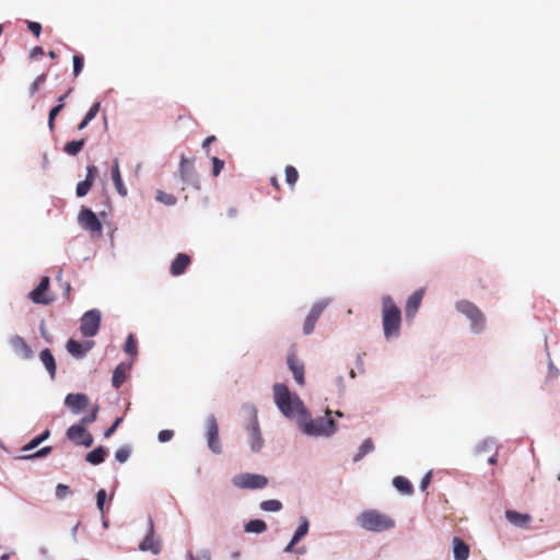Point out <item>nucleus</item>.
Returning <instances> with one entry per match:
<instances>
[{"label":"nucleus","instance_id":"f257e3e1","mask_svg":"<svg viewBox=\"0 0 560 560\" xmlns=\"http://www.w3.org/2000/svg\"><path fill=\"white\" fill-rule=\"evenodd\" d=\"M382 325L386 339L399 336L401 328V311L390 295L382 296Z\"/></svg>","mask_w":560,"mask_h":560},{"label":"nucleus","instance_id":"f03ea898","mask_svg":"<svg viewBox=\"0 0 560 560\" xmlns=\"http://www.w3.org/2000/svg\"><path fill=\"white\" fill-rule=\"evenodd\" d=\"M273 395L276 405L285 417L290 418L305 412L303 401L296 395H292L287 385L276 384Z\"/></svg>","mask_w":560,"mask_h":560},{"label":"nucleus","instance_id":"7ed1b4c3","mask_svg":"<svg viewBox=\"0 0 560 560\" xmlns=\"http://www.w3.org/2000/svg\"><path fill=\"white\" fill-rule=\"evenodd\" d=\"M358 524L369 532H385L395 526V521L377 510H365L357 517Z\"/></svg>","mask_w":560,"mask_h":560},{"label":"nucleus","instance_id":"20e7f679","mask_svg":"<svg viewBox=\"0 0 560 560\" xmlns=\"http://www.w3.org/2000/svg\"><path fill=\"white\" fill-rule=\"evenodd\" d=\"M456 310L470 320V328L474 332H481L486 327V316L480 308L467 300L456 303Z\"/></svg>","mask_w":560,"mask_h":560},{"label":"nucleus","instance_id":"39448f33","mask_svg":"<svg viewBox=\"0 0 560 560\" xmlns=\"http://www.w3.org/2000/svg\"><path fill=\"white\" fill-rule=\"evenodd\" d=\"M244 411L247 413L248 422L246 430L249 434V445L253 452H259L264 446V438L258 423L257 410L254 406L247 405L244 407Z\"/></svg>","mask_w":560,"mask_h":560},{"label":"nucleus","instance_id":"423d86ee","mask_svg":"<svg viewBox=\"0 0 560 560\" xmlns=\"http://www.w3.org/2000/svg\"><path fill=\"white\" fill-rule=\"evenodd\" d=\"M329 416L330 411L327 410L325 417L305 421L303 431L308 435H331L336 431V423Z\"/></svg>","mask_w":560,"mask_h":560},{"label":"nucleus","instance_id":"0eeeda50","mask_svg":"<svg viewBox=\"0 0 560 560\" xmlns=\"http://www.w3.org/2000/svg\"><path fill=\"white\" fill-rule=\"evenodd\" d=\"M240 489H262L268 485V478L257 474H240L232 480Z\"/></svg>","mask_w":560,"mask_h":560},{"label":"nucleus","instance_id":"6e6552de","mask_svg":"<svg viewBox=\"0 0 560 560\" xmlns=\"http://www.w3.org/2000/svg\"><path fill=\"white\" fill-rule=\"evenodd\" d=\"M101 326V312L91 310L84 313L81 318L80 331L84 337H94Z\"/></svg>","mask_w":560,"mask_h":560},{"label":"nucleus","instance_id":"1a4fd4ad","mask_svg":"<svg viewBox=\"0 0 560 560\" xmlns=\"http://www.w3.org/2000/svg\"><path fill=\"white\" fill-rule=\"evenodd\" d=\"M141 551H150L153 555H159L162 551V541L155 537L154 523L152 517L148 520V533L142 541L139 544Z\"/></svg>","mask_w":560,"mask_h":560},{"label":"nucleus","instance_id":"9d476101","mask_svg":"<svg viewBox=\"0 0 560 560\" xmlns=\"http://www.w3.org/2000/svg\"><path fill=\"white\" fill-rule=\"evenodd\" d=\"M206 435L209 448L220 454L222 452V445L219 439V425L213 415L208 416L206 420Z\"/></svg>","mask_w":560,"mask_h":560},{"label":"nucleus","instance_id":"9b49d317","mask_svg":"<svg viewBox=\"0 0 560 560\" xmlns=\"http://www.w3.org/2000/svg\"><path fill=\"white\" fill-rule=\"evenodd\" d=\"M66 434L71 442L85 447H90L94 441L86 427L81 423L69 427Z\"/></svg>","mask_w":560,"mask_h":560},{"label":"nucleus","instance_id":"f8f14e48","mask_svg":"<svg viewBox=\"0 0 560 560\" xmlns=\"http://www.w3.org/2000/svg\"><path fill=\"white\" fill-rule=\"evenodd\" d=\"M49 283L50 280L48 277H43L40 279L38 285L28 294V298L33 303L47 305L54 301V298L48 294Z\"/></svg>","mask_w":560,"mask_h":560},{"label":"nucleus","instance_id":"ddd939ff","mask_svg":"<svg viewBox=\"0 0 560 560\" xmlns=\"http://www.w3.org/2000/svg\"><path fill=\"white\" fill-rule=\"evenodd\" d=\"M78 219L79 223L84 230L90 231L91 233H102V224L96 214L92 210L88 208H82Z\"/></svg>","mask_w":560,"mask_h":560},{"label":"nucleus","instance_id":"4468645a","mask_svg":"<svg viewBox=\"0 0 560 560\" xmlns=\"http://www.w3.org/2000/svg\"><path fill=\"white\" fill-rule=\"evenodd\" d=\"M425 290L423 288L415 291L407 300L405 306V314L407 319H413L419 307L421 306L422 300L424 298Z\"/></svg>","mask_w":560,"mask_h":560},{"label":"nucleus","instance_id":"2eb2a0df","mask_svg":"<svg viewBox=\"0 0 560 560\" xmlns=\"http://www.w3.org/2000/svg\"><path fill=\"white\" fill-rule=\"evenodd\" d=\"M179 174L184 183L197 186L198 180L192 160L182 156L179 164Z\"/></svg>","mask_w":560,"mask_h":560},{"label":"nucleus","instance_id":"dca6fc26","mask_svg":"<svg viewBox=\"0 0 560 560\" xmlns=\"http://www.w3.org/2000/svg\"><path fill=\"white\" fill-rule=\"evenodd\" d=\"M93 347L94 341L79 342L74 339H69L66 346L68 352L77 359L83 358Z\"/></svg>","mask_w":560,"mask_h":560},{"label":"nucleus","instance_id":"f3484780","mask_svg":"<svg viewBox=\"0 0 560 560\" xmlns=\"http://www.w3.org/2000/svg\"><path fill=\"white\" fill-rule=\"evenodd\" d=\"M89 397L85 394H68L65 398V405L74 413L85 409L89 406Z\"/></svg>","mask_w":560,"mask_h":560},{"label":"nucleus","instance_id":"a211bd4d","mask_svg":"<svg viewBox=\"0 0 560 560\" xmlns=\"http://www.w3.org/2000/svg\"><path fill=\"white\" fill-rule=\"evenodd\" d=\"M9 343L13 351L22 359L28 360L33 358V350L21 336L16 335L11 337Z\"/></svg>","mask_w":560,"mask_h":560},{"label":"nucleus","instance_id":"6ab92c4d","mask_svg":"<svg viewBox=\"0 0 560 560\" xmlns=\"http://www.w3.org/2000/svg\"><path fill=\"white\" fill-rule=\"evenodd\" d=\"M287 363L293 374L295 382L299 385H303L305 382L304 381V364H303V362L296 358V355L293 351H291L288 354Z\"/></svg>","mask_w":560,"mask_h":560},{"label":"nucleus","instance_id":"aec40b11","mask_svg":"<svg viewBox=\"0 0 560 560\" xmlns=\"http://www.w3.org/2000/svg\"><path fill=\"white\" fill-rule=\"evenodd\" d=\"M324 308H325V304H323V303H316L315 305H313V307L310 311L308 315L306 316L304 325H303V331L305 335H310L311 332H313L316 322L318 320L319 316L322 315Z\"/></svg>","mask_w":560,"mask_h":560},{"label":"nucleus","instance_id":"412c9836","mask_svg":"<svg viewBox=\"0 0 560 560\" xmlns=\"http://www.w3.org/2000/svg\"><path fill=\"white\" fill-rule=\"evenodd\" d=\"M190 265V257L187 254H178L173 260L170 271L173 276L177 277L185 272Z\"/></svg>","mask_w":560,"mask_h":560},{"label":"nucleus","instance_id":"4be33fe9","mask_svg":"<svg viewBox=\"0 0 560 560\" xmlns=\"http://www.w3.org/2000/svg\"><path fill=\"white\" fill-rule=\"evenodd\" d=\"M505 516L510 523L522 528H527L532 521L529 514H523L512 510L506 511Z\"/></svg>","mask_w":560,"mask_h":560},{"label":"nucleus","instance_id":"5701e85b","mask_svg":"<svg viewBox=\"0 0 560 560\" xmlns=\"http://www.w3.org/2000/svg\"><path fill=\"white\" fill-rule=\"evenodd\" d=\"M469 547L460 538L453 539V553L455 560H467L469 557Z\"/></svg>","mask_w":560,"mask_h":560},{"label":"nucleus","instance_id":"b1692460","mask_svg":"<svg viewBox=\"0 0 560 560\" xmlns=\"http://www.w3.org/2000/svg\"><path fill=\"white\" fill-rule=\"evenodd\" d=\"M112 179L115 184V187L118 191V194L122 197L127 196V188L122 183L120 171H119V162L118 160H114L113 167H112Z\"/></svg>","mask_w":560,"mask_h":560},{"label":"nucleus","instance_id":"393cba45","mask_svg":"<svg viewBox=\"0 0 560 560\" xmlns=\"http://www.w3.org/2000/svg\"><path fill=\"white\" fill-rule=\"evenodd\" d=\"M39 359L48 371L50 377L54 378L56 375L57 366L51 351L49 349L42 350L39 353Z\"/></svg>","mask_w":560,"mask_h":560},{"label":"nucleus","instance_id":"a878e982","mask_svg":"<svg viewBox=\"0 0 560 560\" xmlns=\"http://www.w3.org/2000/svg\"><path fill=\"white\" fill-rule=\"evenodd\" d=\"M128 370L129 365L124 363H120L115 368L112 377V384L115 388H119L125 383Z\"/></svg>","mask_w":560,"mask_h":560},{"label":"nucleus","instance_id":"bb28decb","mask_svg":"<svg viewBox=\"0 0 560 560\" xmlns=\"http://www.w3.org/2000/svg\"><path fill=\"white\" fill-rule=\"evenodd\" d=\"M107 451L104 446H98L86 454V462L92 465H98L104 462Z\"/></svg>","mask_w":560,"mask_h":560},{"label":"nucleus","instance_id":"cd10ccee","mask_svg":"<svg viewBox=\"0 0 560 560\" xmlns=\"http://www.w3.org/2000/svg\"><path fill=\"white\" fill-rule=\"evenodd\" d=\"M393 483L395 488L404 494H411L413 492L411 482L402 476L395 477Z\"/></svg>","mask_w":560,"mask_h":560},{"label":"nucleus","instance_id":"c85d7f7f","mask_svg":"<svg viewBox=\"0 0 560 560\" xmlns=\"http://www.w3.org/2000/svg\"><path fill=\"white\" fill-rule=\"evenodd\" d=\"M244 528L246 533L261 534L267 530V524L262 520H250Z\"/></svg>","mask_w":560,"mask_h":560},{"label":"nucleus","instance_id":"c756f323","mask_svg":"<svg viewBox=\"0 0 560 560\" xmlns=\"http://www.w3.org/2000/svg\"><path fill=\"white\" fill-rule=\"evenodd\" d=\"M100 102H96L91 106L83 120L79 124V130H83L89 125V122L96 117L97 113L100 112Z\"/></svg>","mask_w":560,"mask_h":560},{"label":"nucleus","instance_id":"7c9ffc66","mask_svg":"<svg viewBox=\"0 0 560 560\" xmlns=\"http://www.w3.org/2000/svg\"><path fill=\"white\" fill-rule=\"evenodd\" d=\"M84 144H85L84 139L73 140V141L67 142L63 150L67 154L74 156L83 149Z\"/></svg>","mask_w":560,"mask_h":560},{"label":"nucleus","instance_id":"2f4dec72","mask_svg":"<svg viewBox=\"0 0 560 560\" xmlns=\"http://www.w3.org/2000/svg\"><path fill=\"white\" fill-rule=\"evenodd\" d=\"M374 444L371 439H366L359 447V452L354 455L353 460L358 462L362 459L368 453L372 452Z\"/></svg>","mask_w":560,"mask_h":560},{"label":"nucleus","instance_id":"473e14b6","mask_svg":"<svg viewBox=\"0 0 560 560\" xmlns=\"http://www.w3.org/2000/svg\"><path fill=\"white\" fill-rule=\"evenodd\" d=\"M308 532V521L301 518V523L293 535V544H298Z\"/></svg>","mask_w":560,"mask_h":560},{"label":"nucleus","instance_id":"72a5a7b5","mask_svg":"<svg viewBox=\"0 0 560 560\" xmlns=\"http://www.w3.org/2000/svg\"><path fill=\"white\" fill-rule=\"evenodd\" d=\"M124 351L131 357H136L138 354L137 340L132 334L128 335L124 346Z\"/></svg>","mask_w":560,"mask_h":560},{"label":"nucleus","instance_id":"f704fd0d","mask_svg":"<svg viewBox=\"0 0 560 560\" xmlns=\"http://www.w3.org/2000/svg\"><path fill=\"white\" fill-rule=\"evenodd\" d=\"M282 506V503L276 499L266 500L260 503V509L267 512H278Z\"/></svg>","mask_w":560,"mask_h":560},{"label":"nucleus","instance_id":"c9c22d12","mask_svg":"<svg viewBox=\"0 0 560 560\" xmlns=\"http://www.w3.org/2000/svg\"><path fill=\"white\" fill-rule=\"evenodd\" d=\"M63 107H65V104H57L56 106H54L50 109L49 115H48V127H49L50 131H52L55 129V119L59 115V113L63 109Z\"/></svg>","mask_w":560,"mask_h":560},{"label":"nucleus","instance_id":"e433bc0d","mask_svg":"<svg viewBox=\"0 0 560 560\" xmlns=\"http://www.w3.org/2000/svg\"><path fill=\"white\" fill-rule=\"evenodd\" d=\"M156 199L166 206H174L177 201L174 195L164 192L162 190L158 191Z\"/></svg>","mask_w":560,"mask_h":560},{"label":"nucleus","instance_id":"4c0bfd02","mask_svg":"<svg viewBox=\"0 0 560 560\" xmlns=\"http://www.w3.org/2000/svg\"><path fill=\"white\" fill-rule=\"evenodd\" d=\"M299 179V173L296 171V168L292 165H288L285 167V182L290 185V186H293Z\"/></svg>","mask_w":560,"mask_h":560},{"label":"nucleus","instance_id":"58836bf2","mask_svg":"<svg viewBox=\"0 0 560 560\" xmlns=\"http://www.w3.org/2000/svg\"><path fill=\"white\" fill-rule=\"evenodd\" d=\"M92 185H93V183H91L88 179H84V180L78 183L77 188H75L77 196L78 197H84L85 195H88V192L90 191Z\"/></svg>","mask_w":560,"mask_h":560},{"label":"nucleus","instance_id":"ea45409f","mask_svg":"<svg viewBox=\"0 0 560 560\" xmlns=\"http://www.w3.org/2000/svg\"><path fill=\"white\" fill-rule=\"evenodd\" d=\"M84 67V58L81 55L73 56V75L77 78Z\"/></svg>","mask_w":560,"mask_h":560},{"label":"nucleus","instance_id":"a19ab883","mask_svg":"<svg viewBox=\"0 0 560 560\" xmlns=\"http://www.w3.org/2000/svg\"><path fill=\"white\" fill-rule=\"evenodd\" d=\"M70 487L63 483H58L56 487V497L59 500H63L67 495L71 494Z\"/></svg>","mask_w":560,"mask_h":560},{"label":"nucleus","instance_id":"79ce46f5","mask_svg":"<svg viewBox=\"0 0 560 560\" xmlns=\"http://www.w3.org/2000/svg\"><path fill=\"white\" fill-rule=\"evenodd\" d=\"M129 456H130V450L127 446H122V447L118 448L115 453V458L119 463H125L129 458Z\"/></svg>","mask_w":560,"mask_h":560},{"label":"nucleus","instance_id":"37998d69","mask_svg":"<svg viewBox=\"0 0 560 560\" xmlns=\"http://www.w3.org/2000/svg\"><path fill=\"white\" fill-rule=\"evenodd\" d=\"M97 412H98V406H95V407L92 409L91 413H90V415H88V416H85V417H83V418L80 420V422H79V423H81V424H83V425L88 427L89 424L93 423V422L96 420V418H97Z\"/></svg>","mask_w":560,"mask_h":560},{"label":"nucleus","instance_id":"c03bdc74","mask_svg":"<svg viewBox=\"0 0 560 560\" xmlns=\"http://www.w3.org/2000/svg\"><path fill=\"white\" fill-rule=\"evenodd\" d=\"M211 162H212V175L214 177H217V176H219V174L221 173V171L224 167V161L220 160L217 156H213L211 159Z\"/></svg>","mask_w":560,"mask_h":560},{"label":"nucleus","instance_id":"a18cd8bd","mask_svg":"<svg viewBox=\"0 0 560 560\" xmlns=\"http://www.w3.org/2000/svg\"><path fill=\"white\" fill-rule=\"evenodd\" d=\"M106 501V491L104 489H101L96 493V505L97 509L103 513L104 512V504Z\"/></svg>","mask_w":560,"mask_h":560},{"label":"nucleus","instance_id":"49530a36","mask_svg":"<svg viewBox=\"0 0 560 560\" xmlns=\"http://www.w3.org/2000/svg\"><path fill=\"white\" fill-rule=\"evenodd\" d=\"M51 450H52L51 446H45L34 454H25L23 456V458L30 459V458H35V457H44V456L48 455L51 452Z\"/></svg>","mask_w":560,"mask_h":560},{"label":"nucleus","instance_id":"de8ad7c7","mask_svg":"<svg viewBox=\"0 0 560 560\" xmlns=\"http://www.w3.org/2000/svg\"><path fill=\"white\" fill-rule=\"evenodd\" d=\"M46 81V74H40L38 75L35 81L32 83L31 88H30V93L31 95H34L38 89H39V85L42 83H44Z\"/></svg>","mask_w":560,"mask_h":560},{"label":"nucleus","instance_id":"09e8293b","mask_svg":"<svg viewBox=\"0 0 560 560\" xmlns=\"http://www.w3.org/2000/svg\"><path fill=\"white\" fill-rule=\"evenodd\" d=\"M174 431L173 430H162L159 433V441L162 443L168 442L173 439Z\"/></svg>","mask_w":560,"mask_h":560},{"label":"nucleus","instance_id":"8fccbe9b","mask_svg":"<svg viewBox=\"0 0 560 560\" xmlns=\"http://www.w3.org/2000/svg\"><path fill=\"white\" fill-rule=\"evenodd\" d=\"M28 30L34 34V36L39 37L42 32V25L38 22H27Z\"/></svg>","mask_w":560,"mask_h":560},{"label":"nucleus","instance_id":"3c124183","mask_svg":"<svg viewBox=\"0 0 560 560\" xmlns=\"http://www.w3.org/2000/svg\"><path fill=\"white\" fill-rule=\"evenodd\" d=\"M96 176H97V167L94 165H89L86 168L85 179L90 180L91 183H94Z\"/></svg>","mask_w":560,"mask_h":560},{"label":"nucleus","instance_id":"603ef678","mask_svg":"<svg viewBox=\"0 0 560 560\" xmlns=\"http://www.w3.org/2000/svg\"><path fill=\"white\" fill-rule=\"evenodd\" d=\"M40 443H42V439L36 436L30 443H27L26 445H24L22 447V452L32 451V450L36 448Z\"/></svg>","mask_w":560,"mask_h":560},{"label":"nucleus","instance_id":"864d4df0","mask_svg":"<svg viewBox=\"0 0 560 560\" xmlns=\"http://www.w3.org/2000/svg\"><path fill=\"white\" fill-rule=\"evenodd\" d=\"M121 422V418H117L115 422L105 431L104 436L109 438L118 428Z\"/></svg>","mask_w":560,"mask_h":560},{"label":"nucleus","instance_id":"5fc2aeb1","mask_svg":"<svg viewBox=\"0 0 560 560\" xmlns=\"http://www.w3.org/2000/svg\"><path fill=\"white\" fill-rule=\"evenodd\" d=\"M431 482V472L425 474L420 483V489L424 491Z\"/></svg>","mask_w":560,"mask_h":560},{"label":"nucleus","instance_id":"6e6d98bb","mask_svg":"<svg viewBox=\"0 0 560 560\" xmlns=\"http://www.w3.org/2000/svg\"><path fill=\"white\" fill-rule=\"evenodd\" d=\"M217 140L215 136H209L207 137L202 142V148L205 150H208L209 145L213 143Z\"/></svg>","mask_w":560,"mask_h":560},{"label":"nucleus","instance_id":"4d7b16f0","mask_svg":"<svg viewBox=\"0 0 560 560\" xmlns=\"http://www.w3.org/2000/svg\"><path fill=\"white\" fill-rule=\"evenodd\" d=\"M72 92V88H70L63 95L58 97V104H65L66 98L70 95Z\"/></svg>","mask_w":560,"mask_h":560},{"label":"nucleus","instance_id":"13d9d810","mask_svg":"<svg viewBox=\"0 0 560 560\" xmlns=\"http://www.w3.org/2000/svg\"><path fill=\"white\" fill-rule=\"evenodd\" d=\"M270 183H271V185H272L277 190H279V189H280V184H279V180H278V178H277L276 176H272V177L270 178Z\"/></svg>","mask_w":560,"mask_h":560},{"label":"nucleus","instance_id":"bf43d9fd","mask_svg":"<svg viewBox=\"0 0 560 560\" xmlns=\"http://www.w3.org/2000/svg\"><path fill=\"white\" fill-rule=\"evenodd\" d=\"M50 435V431L49 430H45L40 435H38L37 438L42 439V442H44L46 439H48Z\"/></svg>","mask_w":560,"mask_h":560},{"label":"nucleus","instance_id":"052dcab7","mask_svg":"<svg viewBox=\"0 0 560 560\" xmlns=\"http://www.w3.org/2000/svg\"><path fill=\"white\" fill-rule=\"evenodd\" d=\"M43 52H44V51H43V48H42V47H39V46H37V47L33 48V50H32V54H31V55H32V56H36V55H42Z\"/></svg>","mask_w":560,"mask_h":560},{"label":"nucleus","instance_id":"680f3d73","mask_svg":"<svg viewBox=\"0 0 560 560\" xmlns=\"http://www.w3.org/2000/svg\"><path fill=\"white\" fill-rule=\"evenodd\" d=\"M294 545L295 544H293V538H292L291 541L289 542V545L284 548V551L285 552H292Z\"/></svg>","mask_w":560,"mask_h":560},{"label":"nucleus","instance_id":"e2e57ef3","mask_svg":"<svg viewBox=\"0 0 560 560\" xmlns=\"http://www.w3.org/2000/svg\"><path fill=\"white\" fill-rule=\"evenodd\" d=\"M70 284L67 282L66 285H65V291H66V294H67V298L69 299V294H70Z\"/></svg>","mask_w":560,"mask_h":560},{"label":"nucleus","instance_id":"0e129e2a","mask_svg":"<svg viewBox=\"0 0 560 560\" xmlns=\"http://www.w3.org/2000/svg\"><path fill=\"white\" fill-rule=\"evenodd\" d=\"M48 56H49L51 59L57 58V55H56V52H55L54 50H50V51L48 52Z\"/></svg>","mask_w":560,"mask_h":560},{"label":"nucleus","instance_id":"69168bd1","mask_svg":"<svg viewBox=\"0 0 560 560\" xmlns=\"http://www.w3.org/2000/svg\"><path fill=\"white\" fill-rule=\"evenodd\" d=\"M187 557H188V560H198L195 558V556L191 552H189Z\"/></svg>","mask_w":560,"mask_h":560},{"label":"nucleus","instance_id":"338daca9","mask_svg":"<svg viewBox=\"0 0 560 560\" xmlns=\"http://www.w3.org/2000/svg\"><path fill=\"white\" fill-rule=\"evenodd\" d=\"M489 463L490 464H495L497 463V458L494 456L490 457L489 458Z\"/></svg>","mask_w":560,"mask_h":560},{"label":"nucleus","instance_id":"774afa93","mask_svg":"<svg viewBox=\"0 0 560 560\" xmlns=\"http://www.w3.org/2000/svg\"><path fill=\"white\" fill-rule=\"evenodd\" d=\"M336 416L342 417V413L340 411H336Z\"/></svg>","mask_w":560,"mask_h":560}]
</instances>
